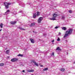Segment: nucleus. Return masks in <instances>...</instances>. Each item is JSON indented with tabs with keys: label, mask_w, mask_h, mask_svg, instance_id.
<instances>
[{
	"label": "nucleus",
	"mask_w": 75,
	"mask_h": 75,
	"mask_svg": "<svg viewBox=\"0 0 75 75\" xmlns=\"http://www.w3.org/2000/svg\"><path fill=\"white\" fill-rule=\"evenodd\" d=\"M72 33V29H69L66 32V33L68 34V35H69V34H71Z\"/></svg>",
	"instance_id": "f257e3e1"
},
{
	"label": "nucleus",
	"mask_w": 75,
	"mask_h": 75,
	"mask_svg": "<svg viewBox=\"0 0 75 75\" xmlns=\"http://www.w3.org/2000/svg\"><path fill=\"white\" fill-rule=\"evenodd\" d=\"M57 16H58V15H57L55 14H54L53 16V17L50 18V19L51 20H56V19L55 18L57 17Z\"/></svg>",
	"instance_id": "f03ea898"
},
{
	"label": "nucleus",
	"mask_w": 75,
	"mask_h": 75,
	"mask_svg": "<svg viewBox=\"0 0 75 75\" xmlns=\"http://www.w3.org/2000/svg\"><path fill=\"white\" fill-rule=\"evenodd\" d=\"M4 6L6 8H8V5H11V4L10 3H8L7 2H5L4 3Z\"/></svg>",
	"instance_id": "7ed1b4c3"
},
{
	"label": "nucleus",
	"mask_w": 75,
	"mask_h": 75,
	"mask_svg": "<svg viewBox=\"0 0 75 75\" xmlns=\"http://www.w3.org/2000/svg\"><path fill=\"white\" fill-rule=\"evenodd\" d=\"M43 19V18H42V17H40V18H39L38 20V23H40Z\"/></svg>",
	"instance_id": "20e7f679"
},
{
	"label": "nucleus",
	"mask_w": 75,
	"mask_h": 75,
	"mask_svg": "<svg viewBox=\"0 0 75 75\" xmlns=\"http://www.w3.org/2000/svg\"><path fill=\"white\" fill-rule=\"evenodd\" d=\"M11 61L12 62H15V61H17V59L16 58H13L11 60Z\"/></svg>",
	"instance_id": "39448f33"
},
{
	"label": "nucleus",
	"mask_w": 75,
	"mask_h": 75,
	"mask_svg": "<svg viewBox=\"0 0 75 75\" xmlns=\"http://www.w3.org/2000/svg\"><path fill=\"white\" fill-rule=\"evenodd\" d=\"M27 71L28 72H34V70L33 69L29 70H27Z\"/></svg>",
	"instance_id": "423d86ee"
},
{
	"label": "nucleus",
	"mask_w": 75,
	"mask_h": 75,
	"mask_svg": "<svg viewBox=\"0 0 75 75\" xmlns=\"http://www.w3.org/2000/svg\"><path fill=\"white\" fill-rule=\"evenodd\" d=\"M33 63H34V64L35 65H36V66H37V67H38V64L37 63H36V62H34V61H33Z\"/></svg>",
	"instance_id": "0eeeda50"
},
{
	"label": "nucleus",
	"mask_w": 75,
	"mask_h": 75,
	"mask_svg": "<svg viewBox=\"0 0 75 75\" xmlns=\"http://www.w3.org/2000/svg\"><path fill=\"white\" fill-rule=\"evenodd\" d=\"M30 40L32 43H34V39L32 38H30Z\"/></svg>",
	"instance_id": "6e6552de"
},
{
	"label": "nucleus",
	"mask_w": 75,
	"mask_h": 75,
	"mask_svg": "<svg viewBox=\"0 0 75 75\" xmlns=\"http://www.w3.org/2000/svg\"><path fill=\"white\" fill-rule=\"evenodd\" d=\"M18 29H20V30H25V29L22 28L21 27H18Z\"/></svg>",
	"instance_id": "1a4fd4ad"
},
{
	"label": "nucleus",
	"mask_w": 75,
	"mask_h": 75,
	"mask_svg": "<svg viewBox=\"0 0 75 75\" xmlns=\"http://www.w3.org/2000/svg\"><path fill=\"white\" fill-rule=\"evenodd\" d=\"M10 12V10H7L6 12H5V15H7V14H8V12Z\"/></svg>",
	"instance_id": "9d476101"
},
{
	"label": "nucleus",
	"mask_w": 75,
	"mask_h": 75,
	"mask_svg": "<svg viewBox=\"0 0 75 75\" xmlns=\"http://www.w3.org/2000/svg\"><path fill=\"white\" fill-rule=\"evenodd\" d=\"M16 23H17L16 21H12L11 22V24H16Z\"/></svg>",
	"instance_id": "9b49d317"
},
{
	"label": "nucleus",
	"mask_w": 75,
	"mask_h": 75,
	"mask_svg": "<svg viewBox=\"0 0 75 75\" xmlns=\"http://www.w3.org/2000/svg\"><path fill=\"white\" fill-rule=\"evenodd\" d=\"M56 50V51H61V49L59 48V47H58L57 48Z\"/></svg>",
	"instance_id": "f8f14e48"
},
{
	"label": "nucleus",
	"mask_w": 75,
	"mask_h": 75,
	"mask_svg": "<svg viewBox=\"0 0 75 75\" xmlns=\"http://www.w3.org/2000/svg\"><path fill=\"white\" fill-rule=\"evenodd\" d=\"M60 71H62V72H63V71H64L65 70V69L64 68H61L60 69Z\"/></svg>",
	"instance_id": "ddd939ff"
},
{
	"label": "nucleus",
	"mask_w": 75,
	"mask_h": 75,
	"mask_svg": "<svg viewBox=\"0 0 75 75\" xmlns=\"http://www.w3.org/2000/svg\"><path fill=\"white\" fill-rule=\"evenodd\" d=\"M37 15L36 13L33 14V17L34 18H36V17H37Z\"/></svg>",
	"instance_id": "4468645a"
},
{
	"label": "nucleus",
	"mask_w": 75,
	"mask_h": 75,
	"mask_svg": "<svg viewBox=\"0 0 75 75\" xmlns=\"http://www.w3.org/2000/svg\"><path fill=\"white\" fill-rule=\"evenodd\" d=\"M35 25L34 23H32L30 25V27H32V26H34Z\"/></svg>",
	"instance_id": "2eb2a0df"
},
{
	"label": "nucleus",
	"mask_w": 75,
	"mask_h": 75,
	"mask_svg": "<svg viewBox=\"0 0 75 75\" xmlns=\"http://www.w3.org/2000/svg\"><path fill=\"white\" fill-rule=\"evenodd\" d=\"M68 34L67 33H66L65 34V35L64 36V38H65L67 37H68Z\"/></svg>",
	"instance_id": "dca6fc26"
},
{
	"label": "nucleus",
	"mask_w": 75,
	"mask_h": 75,
	"mask_svg": "<svg viewBox=\"0 0 75 75\" xmlns=\"http://www.w3.org/2000/svg\"><path fill=\"white\" fill-rule=\"evenodd\" d=\"M36 13V14L37 16H40V13L39 12H37Z\"/></svg>",
	"instance_id": "f3484780"
},
{
	"label": "nucleus",
	"mask_w": 75,
	"mask_h": 75,
	"mask_svg": "<svg viewBox=\"0 0 75 75\" xmlns=\"http://www.w3.org/2000/svg\"><path fill=\"white\" fill-rule=\"evenodd\" d=\"M9 52H10V50H8L6 51V54H9Z\"/></svg>",
	"instance_id": "a211bd4d"
},
{
	"label": "nucleus",
	"mask_w": 75,
	"mask_h": 75,
	"mask_svg": "<svg viewBox=\"0 0 75 75\" xmlns=\"http://www.w3.org/2000/svg\"><path fill=\"white\" fill-rule=\"evenodd\" d=\"M62 30H67V28L65 27H63L62 28Z\"/></svg>",
	"instance_id": "6ab92c4d"
},
{
	"label": "nucleus",
	"mask_w": 75,
	"mask_h": 75,
	"mask_svg": "<svg viewBox=\"0 0 75 75\" xmlns=\"http://www.w3.org/2000/svg\"><path fill=\"white\" fill-rule=\"evenodd\" d=\"M18 57H23V55L21 54H19L18 55Z\"/></svg>",
	"instance_id": "aec40b11"
},
{
	"label": "nucleus",
	"mask_w": 75,
	"mask_h": 75,
	"mask_svg": "<svg viewBox=\"0 0 75 75\" xmlns=\"http://www.w3.org/2000/svg\"><path fill=\"white\" fill-rule=\"evenodd\" d=\"M48 69L47 68H45L43 70V71H47L48 70Z\"/></svg>",
	"instance_id": "412c9836"
},
{
	"label": "nucleus",
	"mask_w": 75,
	"mask_h": 75,
	"mask_svg": "<svg viewBox=\"0 0 75 75\" xmlns=\"http://www.w3.org/2000/svg\"><path fill=\"white\" fill-rule=\"evenodd\" d=\"M60 27V26H57L55 27L54 28L55 29H57V28H59Z\"/></svg>",
	"instance_id": "4be33fe9"
},
{
	"label": "nucleus",
	"mask_w": 75,
	"mask_h": 75,
	"mask_svg": "<svg viewBox=\"0 0 75 75\" xmlns=\"http://www.w3.org/2000/svg\"><path fill=\"white\" fill-rule=\"evenodd\" d=\"M4 64L3 63H0V66H4Z\"/></svg>",
	"instance_id": "5701e85b"
},
{
	"label": "nucleus",
	"mask_w": 75,
	"mask_h": 75,
	"mask_svg": "<svg viewBox=\"0 0 75 75\" xmlns=\"http://www.w3.org/2000/svg\"><path fill=\"white\" fill-rule=\"evenodd\" d=\"M0 26L1 28H3V24L2 23H1V24L0 25Z\"/></svg>",
	"instance_id": "b1692460"
},
{
	"label": "nucleus",
	"mask_w": 75,
	"mask_h": 75,
	"mask_svg": "<svg viewBox=\"0 0 75 75\" xmlns=\"http://www.w3.org/2000/svg\"><path fill=\"white\" fill-rule=\"evenodd\" d=\"M69 12L70 13H72V11L71 10H69Z\"/></svg>",
	"instance_id": "393cba45"
},
{
	"label": "nucleus",
	"mask_w": 75,
	"mask_h": 75,
	"mask_svg": "<svg viewBox=\"0 0 75 75\" xmlns=\"http://www.w3.org/2000/svg\"><path fill=\"white\" fill-rule=\"evenodd\" d=\"M64 19L65 17H64V16H62V19L63 20H64Z\"/></svg>",
	"instance_id": "a878e982"
},
{
	"label": "nucleus",
	"mask_w": 75,
	"mask_h": 75,
	"mask_svg": "<svg viewBox=\"0 0 75 75\" xmlns=\"http://www.w3.org/2000/svg\"><path fill=\"white\" fill-rule=\"evenodd\" d=\"M57 41H60V39L59 38H58V39H57Z\"/></svg>",
	"instance_id": "bb28decb"
},
{
	"label": "nucleus",
	"mask_w": 75,
	"mask_h": 75,
	"mask_svg": "<svg viewBox=\"0 0 75 75\" xmlns=\"http://www.w3.org/2000/svg\"><path fill=\"white\" fill-rule=\"evenodd\" d=\"M54 53L52 52V55H53L54 56Z\"/></svg>",
	"instance_id": "cd10ccee"
},
{
	"label": "nucleus",
	"mask_w": 75,
	"mask_h": 75,
	"mask_svg": "<svg viewBox=\"0 0 75 75\" xmlns=\"http://www.w3.org/2000/svg\"><path fill=\"white\" fill-rule=\"evenodd\" d=\"M51 42H54V40H52Z\"/></svg>",
	"instance_id": "c85d7f7f"
},
{
	"label": "nucleus",
	"mask_w": 75,
	"mask_h": 75,
	"mask_svg": "<svg viewBox=\"0 0 75 75\" xmlns=\"http://www.w3.org/2000/svg\"><path fill=\"white\" fill-rule=\"evenodd\" d=\"M40 66L41 67H43V65H40Z\"/></svg>",
	"instance_id": "c756f323"
},
{
	"label": "nucleus",
	"mask_w": 75,
	"mask_h": 75,
	"mask_svg": "<svg viewBox=\"0 0 75 75\" xmlns=\"http://www.w3.org/2000/svg\"><path fill=\"white\" fill-rule=\"evenodd\" d=\"M20 13H23V11H21L20 12Z\"/></svg>",
	"instance_id": "7c9ffc66"
},
{
	"label": "nucleus",
	"mask_w": 75,
	"mask_h": 75,
	"mask_svg": "<svg viewBox=\"0 0 75 75\" xmlns=\"http://www.w3.org/2000/svg\"><path fill=\"white\" fill-rule=\"evenodd\" d=\"M22 72H25V71L23 70L22 71Z\"/></svg>",
	"instance_id": "2f4dec72"
},
{
	"label": "nucleus",
	"mask_w": 75,
	"mask_h": 75,
	"mask_svg": "<svg viewBox=\"0 0 75 75\" xmlns=\"http://www.w3.org/2000/svg\"><path fill=\"white\" fill-rule=\"evenodd\" d=\"M59 34H60V35H61V33H59Z\"/></svg>",
	"instance_id": "473e14b6"
},
{
	"label": "nucleus",
	"mask_w": 75,
	"mask_h": 75,
	"mask_svg": "<svg viewBox=\"0 0 75 75\" xmlns=\"http://www.w3.org/2000/svg\"><path fill=\"white\" fill-rule=\"evenodd\" d=\"M1 30H2V29H1L0 30V31H1Z\"/></svg>",
	"instance_id": "72a5a7b5"
},
{
	"label": "nucleus",
	"mask_w": 75,
	"mask_h": 75,
	"mask_svg": "<svg viewBox=\"0 0 75 75\" xmlns=\"http://www.w3.org/2000/svg\"><path fill=\"white\" fill-rule=\"evenodd\" d=\"M67 54H68V52H67Z\"/></svg>",
	"instance_id": "f704fd0d"
},
{
	"label": "nucleus",
	"mask_w": 75,
	"mask_h": 75,
	"mask_svg": "<svg viewBox=\"0 0 75 75\" xmlns=\"http://www.w3.org/2000/svg\"><path fill=\"white\" fill-rule=\"evenodd\" d=\"M74 64H75V62H74Z\"/></svg>",
	"instance_id": "c9c22d12"
},
{
	"label": "nucleus",
	"mask_w": 75,
	"mask_h": 75,
	"mask_svg": "<svg viewBox=\"0 0 75 75\" xmlns=\"http://www.w3.org/2000/svg\"><path fill=\"white\" fill-rule=\"evenodd\" d=\"M33 33H34V31H33Z\"/></svg>",
	"instance_id": "e433bc0d"
},
{
	"label": "nucleus",
	"mask_w": 75,
	"mask_h": 75,
	"mask_svg": "<svg viewBox=\"0 0 75 75\" xmlns=\"http://www.w3.org/2000/svg\"><path fill=\"white\" fill-rule=\"evenodd\" d=\"M13 14H16L15 13H13Z\"/></svg>",
	"instance_id": "4c0bfd02"
},
{
	"label": "nucleus",
	"mask_w": 75,
	"mask_h": 75,
	"mask_svg": "<svg viewBox=\"0 0 75 75\" xmlns=\"http://www.w3.org/2000/svg\"><path fill=\"white\" fill-rule=\"evenodd\" d=\"M33 75V74H32V75Z\"/></svg>",
	"instance_id": "58836bf2"
},
{
	"label": "nucleus",
	"mask_w": 75,
	"mask_h": 75,
	"mask_svg": "<svg viewBox=\"0 0 75 75\" xmlns=\"http://www.w3.org/2000/svg\"><path fill=\"white\" fill-rule=\"evenodd\" d=\"M52 44H54V43L53 42V43H52Z\"/></svg>",
	"instance_id": "ea45409f"
},
{
	"label": "nucleus",
	"mask_w": 75,
	"mask_h": 75,
	"mask_svg": "<svg viewBox=\"0 0 75 75\" xmlns=\"http://www.w3.org/2000/svg\"><path fill=\"white\" fill-rule=\"evenodd\" d=\"M5 50H6V49H5Z\"/></svg>",
	"instance_id": "a19ab883"
}]
</instances>
